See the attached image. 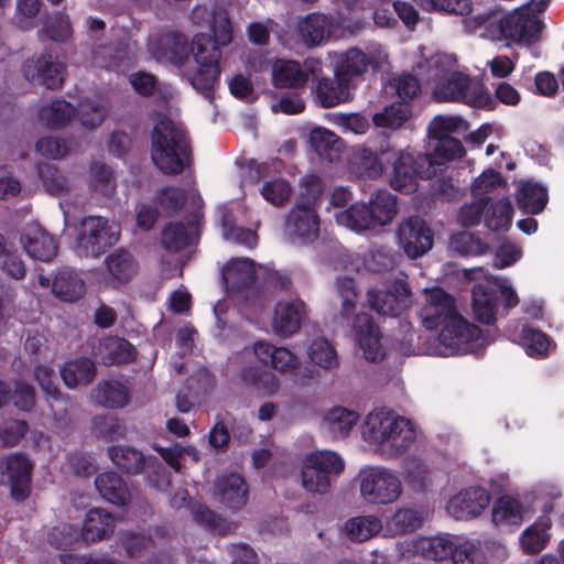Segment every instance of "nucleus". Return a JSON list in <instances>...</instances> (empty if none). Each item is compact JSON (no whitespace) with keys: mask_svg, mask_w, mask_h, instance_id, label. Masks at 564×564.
<instances>
[{"mask_svg":"<svg viewBox=\"0 0 564 564\" xmlns=\"http://www.w3.org/2000/svg\"><path fill=\"white\" fill-rule=\"evenodd\" d=\"M423 326L429 330L440 329L438 341L453 354L464 355L479 339L480 328L469 323L456 307L455 297L441 288L433 289L426 304L421 308Z\"/></svg>","mask_w":564,"mask_h":564,"instance_id":"1","label":"nucleus"},{"mask_svg":"<svg viewBox=\"0 0 564 564\" xmlns=\"http://www.w3.org/2000/svg\"><path fill=\"white\" fill-rule=\"evenodd\" d=\"M466 154L464 143H436L433 153H419L415 156L408 151L395 152L389 149L386 167H392L390 186L403 194L416 191L417 178L431 180L447 167L449 161Z\"/></svg>","mask_w":564,"mask_h":564,"instance_id":"2","label":"nucleus"},{"mask_svg":"<svg viewBox=\"0 0 564 564\" xmlns=\"http://www.w3.org/2000/svg\"><path fill=\"white\" fill-rule=\"evenodd\" d=\"M210 30L213 34L198 33L193 40L191 51L197 68L188 75V80L196 91L213 102L221 75V47L232 40L230 19L227 15L215 18Z\"/></svg>","mask_w":564,"mask_h":564,"instance_id":"3","label":"nucleus"},{"mask_svg":"<svg viewBox=\"0 0 564 564\" xmlns=\"http://www.w3.org/2000/svg\"><path fill=\"white\" fill-rule=\"evenodd\" d=\"M543 22L538 15L519 8L499 20L489 21L487 35L494 41L511 40L518 44L530 45L540 39Z\"/></svg>","mask_w":564,"mask_h":564,"instance_id":"4","label":"nucleus"},{"mask_svg":"<svg viewBox=\"0 0 564 564\" xmlns=\"http://www.w3.org/2000/svg\"><path fill=\"white\" fill-rule=\"evenodd\" d=\"M356 481L360 497L369 505H390L399 499L402 492L400 478L389 468L382 466L362 467Z\"/></svg>","mask_w":564,"mask_h":564,"instance_id":"5","label":"nucleus"},{"mask_svg":"<svg viewBox=\"0 0 564 564\" xmlns=\"http://www.w3.org/2000/svg\"><path fill=\"white\" fill-rule=\"evenodd\" d=\"M118 241L109 220L104 217H87L80 225L77 237V253L82 257L98 258Z\"/></svg>","mask_w":564,"mask_h":564,"instance_id":"6","label":"nucleus"},{"mask_svg":"<svg viewBox=\"0 0 564 564\" xmlns=\"http://www.w3.org/2000/svg\"><path fill=\"white\" fill-rule=\"evenodd\" d=\"M400 247L411 259H416L433 247V232L426 221L417 216L404 219L398 227Z\"/></svg>","mask_w":564,"mask_h":564,"instance_id":"7","label":"nucleus"},{"mask_svg":"<svg viewBox=\"0 0 564 564\" xmlns=\"http://www.w3.org/2000/svg\"><path fill=\"white\" fill-rule=\"evenodd\" d=\"M411 289L404 280L397 279L388 289H370L368 303L375 312L383 316H399L406 306Z\"/></svg>","mask_w":564,"mask_h":564,"instance_id":"8","label":"nucleus"},{"mask_svg":"<svg viewBox=\"0 0 564 564\" xmlns=\"http://www.w3.org/2000/svg\"><path fill=\"white\" fill-rule=\"evenodd\" d=\"M489 492L479 486L460 490L446 505L449 516L456 520H468L478 517L489 505Z\"/></svg>","mask_w":564,"mask_h":564,"instance_id":"9","label":"nucleus"},{"mask_svg":"<svg viewBox=\"0 0 564 564\" xmlns=\"http://www.w3.org/2000/svg\"><path fill=\"white\" fill-rule=\"evenodd\" d=\"M32 473L33 463L24 453H15L7 458L6 474L14 501L23 502L30 497Z\"/></svg>","mask_w":564,"mask_h":564,"instance_id":"10","label":"nucleus"},{"mask_svg":"<svg viewBox=\"0 0 564 564\" xmlns=\"http://www.w3.org/2000/svg\"><path fill=\"white\" fill-rule=\"evenodd\" d=\"M352 330L364 356L371 362L382 360L381 332L371 315L358 313L352 319Z\"/></svg>","mask_w":564,"mask_h":564,"instance_id":"11","label":"nucleus"},{"mask_svg":"<svg viewBox=\"0 0 564 564\" xmlns=\"http://www.w3.org/2000/svg\"><path fill=\"white\" fill-rule=\"evenodd\" d=\"M477 547L470 541L456 545L448 535L427 540L426 555L434 561L452 558L453 564H475Z\"/></svg>","mask_w":564,"mask_h":564,"instance_id":"12","label":"nucleus"},{"mask_svg":"<svg viewBox=\"0 0 564 564\" xmlns=\"http://www.w3.org/2000/svg\"><path fill=\"white\" fill-rule=\"evenodd\" d=\"M189 143H152V161L166 175L181 174L189 163Z\"/></svg>","mask_w":564,"mask_h":564,"instance_id":"13","label":"nucleus"},{"mask_svg":"<svg viewBox=\"0 0 564 564\" xmlns=\"http://www.w3.org/2000/svg\"><path fill=\"white\" fill-rule=\"evenodd\" d=\"M315 104L321 108H333L354 98V88L347 79L337 76H321L313 90Z\"/></svg>","mask_w":564,"mask_h":564,"instance_id":"14","label":"nucleus"},{"mask_svg":"<svg viewBox=\"0 0 564 564\" xmlns=\"http://www.w3.org/2000/svg\"><path fill=\"white\" fill-rule=\"evenodd\" d=\"M285 231L293 240L311 242L318 237L319 217L313 208L293 207L285 220Z\"/></svg>","mask_w":564,"mask_h":564,"instance_id":"15","label":"nucleus"},{"mask_svg":"<svg viewBox=\"0 0 564 564\" xmlns=\"http://www.w3.org/2000/svg\"><path fill=\"white\" fill-rule=\"evenodd\" d=\"M215 495L224 506L237 511L248 502L249 486L239 474L228 473L217 478Z\"/></svg>","mask_w":564,"mask_h":564,"instance_id":"16","label":"nucleus"},{"mask_svg":"<svg viewBox=\"0 0 564 564\" xmlns=\"http://www.w3.org/2000/svg\"><path fill=\"white\" fill-rule=\"evenodd\" d=\"M306 315V305L303 301L279 302L274 308L272 322L276 335L288 337L295 334Z\"/></svg>","mask_w":564,"mask_h":564,"instance_id":"17","label":"nucleus"},{"mask_svg":"<svg viewBox=\"0 0 564 564\" xmlns=\"http://www.w3.org/2000/svg\"><path fill=\"white\" fill-rule=\"evenodd\" d=\"M253 352L259 362L280 372L291 371L300 365L297 356L290 349L276 347L265 340L256 341L253 344Z\"/></svg>","mask_w":564,"mask_h":564,"instance_id":"18","label":"nucleus"},{"mask_svg":"<svg viewBox=\"0 0 564 564\" xmlns=\"http://www.w3.org/2000/svg\"><path fill=\"white\" fill-rule=\"evenodd\" d=\"M372 58L358 47H351L341 53L335 63L334 70L338 77L348 80V84L355 89L357 82L367 73Z\"/></svg>","mask_w":564,"mask_h":564,"instance_id":"19","label":"nucleus"},{"mask_svg":"<svg viewBox=\"0 0 564 564\" xmlns=\"http://www.w3.org/2000/svg\"><path fill=\"white\" fill-rule=\"evenodd\" d=\"M26 253L34 260L52 261L58 250L55 238L41 227L29 229L20 239Z\"/></svg>","mask_w":564,"mask_h":564,"instance_id":"20","label":"nucleus"},{"mask_svg":"<svg viewBox=\"0 0 564 564\" xmlns=\"http://www.w3.org/2000/svg\"><path fill=\"white\" fill-rule=\"evenodd\" d=\"M388 154L389 149L381 150L380 154H378L367 148H360L348 158V167L351 173L361 177L378 178L387 171L386 161Z\"/></svg>","mask_w":564,"mask_h":564,"instance_id":"21","label":"nucleus"},{"mask_svg":"<svg viewBox=\"0 0 564 564\" xmlns=\"http://www.w3.org/2000/svg\"><path fill=\"white\" fill-rule=\"evenodd\" d=\"M225 283L232 292H243L257 282L256 263L248 258L234 259L227 263L223 273Z\"/></svg>","mask_w":564,"mask_h":564,"instance_id":"22","label":"nucleus"},{"mask_svg":"<svg viewBox=\"0 0 564 564\" xmlns=\"http://www.w3.org/2000/svg\"><path fill=\"white\" fill-rule=\"evenodd\" d=\"M516 202L523 214H541L549 202L547 188L532 180H521L518 185Z\"/></svg>","mask_w":564,"mask_h":564,"instance_id":"23","label":"nucleus"},{"mask_svg":"<svg viewBox=\"0 0 564 564\" xmlns=\"http://www.w3.org/2000/svg\"><path fill=\"white\" fill-rule=\"evenodd\" d=\"M95 486L99 495L108 502L123 507L131 500V492L127 482L116 471H105L95 478Z\"/></svg>","mask_w":564,"mask_h":564,"instance_id":"24","label":"nucleus"},{"mask_svg":"<svg viewBox=\"0 0 564 564\" xmlns=\"http://www.w3.org/2000/svg\"><path fill=\"white\" fill-rule=\"evenodd\" d=\"M116 527L115 517L104 509H91L87 512L82 538L87 543H94L112 535Z\"/></svg>","mask_w":564,"mask_h":564,"instance_id":"25","label":"nucleus"},{"mask_svg":"<svg viewBox=\"0 0 564 564\" xmlns=\"http://www.w3.org/2000/svg\"><path fill=\"white\" fill-rule=\"evenodd\" d=\"M469 130V123L458 116L437 115L427 124L429 141H459Z\"/></svg>","mask_w":564,"mask_h":564,"instance_id":"26","label":"nucleus"},{"mask_svg":"<svg viewBox=\"0 0 564 564\" xmlns=\"http://www.w3.org/2000/svg\"><path fill=\"white\" fill-rule=\"evenodd\" d=\"M108 455L118 469L127 475H139L147 465L158 463L156 458L150 457L147 459L142 452L131 446H110Z\"/></svg>","mask_w":564,"mask_h":564,"instance_id":"27","label":"nucleus"},{"mask_svg":"<svg viewBox=\"0 0 564 564\" xmlns=\"http://www.w3.org/2000/svg\"><path fill=\"white\" fill-rule=\"evenodd\" d=\"M471 295L476 319L485 325L495 324L499 302V295L498 292H495V286L477 284L473 288Z\"/></svg>","mask_w":564,"mask_h":564,"instance_id":"28","label":"nucleus"},{"mask_svg":"<svg viewBox=\"0 0 564 564\" xmlns=\"http://www.w3.org/2000/svg\"><path fill=\"white\" fill-rule=\"evenodd\" d=\"M52 292L57 299L73 303L85 295L86 284L77 272L64 269L55 274L52 281Z\"/></svg>","mask_w":564,"mask_h":564,"instance_id":"29","label":"nucleus"},{"mask_svg":"<svg viewBox=\"0 0 564 564\" xmlns=\"http://www.w3.org/2000/svg\"><path fill=\"white\" fill-rule=\"evenodd\" d=\"M95 402L109 409H121L130 401L129 389L118 380L99 382L91 391Z\"/></svg>","mask_w":564,"mask_h":564,"instance_id":"30","label":"nucleus"},{"mask_svg":"<svg viewBox=\"0 0 564 564\" xmlns=\"http://www.w3.org/2000/svg\"><path fill=\"white\" fill-rule=\"evenodd\" d=\"M96 373V365L88 357H78L69 360L61 368V377L68 388L91 383Z\"/></svg>","mask_w":564,"mask_h":564,"instance_id":"31","label":"nucleus"},{"mask_svg":"<svg viewBox=\"0 0 564 564\" xmlns=\"http://www.w3.org/2000/svg\"><path fill=\"white\" fill-rule=\"evenodd\" d=\"M470 85V77L460 72L451 73L445 79L438 82L433 89V97L441 102H462Z\"/></svg>","mask_w":564,"mask_h":564,"instance_id":"32","label":"nucleus"},{"mask_svg":"<svg viewBox=\"0 0 564 564\" xmlns=\"http://www.w3.org/2000/svg\"><path fill=\"white\" fill-rule=\"evenodd\" d=\"M330 31V20L327 15L314 12L310 13L299 23V35L307 46L319 45Z\"/></svg>","mask_w":564,"mask_h":564,"instance_id":"33","label":"nucleus"},{"mask_svg":"<svg viewBox=\"0 0 564 564\" xmlns=\"http://www.w3.org/2000/svg\"><path fill=\"white\" fill-rule=\"evenodd\" d=\"M394 414L386 409H378L370 412L361 427L362 437L381 446L387 443L388 423L392 422Z\"/></svg>","mask_w":564,"mask_h":564,"instance_id":"34","label":"nucleus"},{"mask_svg":"<svg viewBox=\"0 0 564 564\" xmlns=\"http://www.w3.org/2000/svg\"><path fill=\"white\" fill-rule=\"evenodd\" d=\"M388 427L386 445L398 454L404 453L415 441L414 426L402 416L394 415L392 422L388 423Z\"/></svg>","mask_w":564,"mask_h":564,"instance_id":"35","label":"nucleus"},{"mask_svg":"<svg viewBox=\"0 0 564 564\" xmlns=\"http://www.w3.org/2000/svg\"><path fill=\"white\" fill-rule=\"evenodd\" d=\"M307 79L299 62L279 59L273 64V84L278 88L302 87Z\"/></svg>","mask_w":564,"mask_h":564,"instance_id":"36","label":"nucleus"},{"mask_svg":"<svg viewBox=\"0 0 564 564\" xmlns=\"http://www.w3.org/2000/svg\"><path fill=\"white\" fill-rule=\"evenodd\" d=\"M63 63L53 58L51 54H42L35 62V77L39 83L48 89H61L64 83Z\"/></svg>","mask_w":564,"mask_h":564,"instance_id":"37","label":"nucleus"},{"mask_svg":"<svg viewBox=\"0 0 564 564\" xmlns=\"http://www.w3.org/2000/svg\"><path fill=\"white\" fill-rule=\"evenodd\" d=\"M336 221L357 231L376 228L373 215L366 203H355L346 210L339 212L336 214Z\"/></svg>","mask_w":564,"mask_h":564,"instance_id":"38","label":"nucleus"},{"mask_svg":"<svg viewBox=\"0 0 564 564\" xmlns=\"http://www.w3.org/2000/svg\"><path fill=\"white\" fill-rule=\"evenodd\" d=\"M152 120L154 126L151 141H186L187 131L183 123L161 112L155 113Z\"/></svg>","mask_w":564,"mask_h":564,"instance_id":"39","label":"nucleus"},{"mask_svg":"<svg viewBox=\"0 0 564 564\" xmlns=\"http://www.w3.org/2000/svg\"><path fill=\"white\" fill-rule=\"evenodd\" d=\"M382 529L381 520L376 516H359L345 523L347 536L355 542H365Z\"/></svg>","mask_w":564,"mask_h":564,"instance_id":"40","label":"nucleus"},{"mask_svg":"<svg viewBox=\"0 0 564 564\" xmlns=\"http://www.w3.org/2000/svg\"><path fill=\"white\" fill-rule=\"evenodd\" d=\"M106 267L110 275L120 283H127L137 272L133 256L127 250H116L106 258Z\"/></svg>","mask_w":564,"mask_h":564,"instance_id":"41","label":"nucleus"},{"mask_svg":"<svg viewBox=\"0 0 564 564\" xmlns=\"http://www.w3.org/2000/svg\"><path fill=\"white\" fill-rule=\"evenodd\" d=\"M377 226L389 224L397 215V198L387 191H378L368 204Z\"/></svg>","mask_w":564,"mask_h":564,"instance_id":"42","label":"nucleus"},{"mask_svg":"<svg viewBox=\"0 0 564 564\" xmlns=\"http://www.w3.org/2000/svg\"><path fill=\"white\" fill-rule=\"evenodd\" d=\"M492 519L497 524L520 525L523 520L520 501L510 496H501L494 505Z\"/></svg>","mask_w":564,"mask_h":564,"instance_id":"43","label":"nucleus"},{"mask_svg":"<svg viewBox=\"0 0 564 564\" xmlns=\"http://www.w3.org/2000/svg\"><path fill=\"white\" fill-rule=\"evenodd\" d=\"M192 516L198 525L221 536L227 535L231 530L230 523L206 505H194L192 507Z\"/></svg>","mask_w":564,"mask_h":564,"instance_id":"44","label":"nucleus"},{"mask_svg":"<svg viewBox=\"0 0 564 564\" xmlns=\"http://www.w3.org/2000/svg\"><path fill=\"white\" fill-rule=\"evenodd\" d=\"M405 480L417 492H426L433 485L432 474L427 464L416 457L406 460Z\"/></svg>","mask_w":564,"mask_h":564,"instance_id":"45","label":"nucleus"},{"mask_svg":"<svg viewBox=\"0 0 564 564\" xmlns=\"http://www.w3.org/2000/svg\"><path fill=\"white\" fill-rule=\"evenodd\" d=\"M323 188V181L319 176L315 174L304 176L300 183V193L297 195L295 207H307L317 210Z\"/></svg>","mask_w":564,"mask_h":564,"instance_id":"46","label":"nucleus"},{"mask_svg":"<svg viewBox=\"0 0 564 564\" xmlns=\"http://www.w3.org/2000/svg\"><path fill=\"white\" fill-rule=\"evenodd\" d=\"M411 115V108L404 105L392 104L386 107L383 111L375 113L372 121L377 128L397 130L409 120Z\"/></svg>","mask_w":564,"mask_h":564,"instance_id":"47","label":"nucleus"},{"mask_svg":"<svg viewBox=\"0 0 564 564\" xmlns=\"http://www.w3.org/2000/svg\"><path fill=\"white\" fill-rule=\"evenodd\" d=\"M37 173L45 191L51 195L61 196L68 193V181L54 164L39 163Z\"/></svg>","mask_w":564,"mask_h":564,"instance_id":"48","label":"nucleus"},{"mask_svg":"<svg viewBox=\"0 0 564 564\" xmlns=\"http://www.w3.org/2000/svg\"><path fill=\"white\" fill-rule=\"evenodd\" d=\"M74 115L75 108L73 105L63 99L43 106L40 110V117L51 128H62L66 126Z\"/></svg>","mask_w":564,"mask_h":564,"instance_id":"49","label":"nucleus"},{"mask_svg":"<svg viewBox=\"0 0 564 564\" xmlns=\"http://www.w3.org/2000/svg\"><path fill=\"white\" fill-rule=\"evenodd\" d=\"M449 247L460 256H481L489 250L486 242L468 231L454 234L449 239Z\"/></svg>","mask_w":564,"mask_h":564,"instance_id":"50","label":"nucleus"},{"mask_svg":"<svg viewBox=\"0 0 564 564\" xmlns=\"http://www.w3.org/2000/svg\"><path fill=\"white\" fill-rule=\"evenodd\" d=\"M390 86L394 89L399 99L398 105H404L411 108V102L421 94L419 79L412 74H401L390 80Z\"/></svg>","mask_w":564,"mask_h":564,"instance_id":"51","label":"nucleus"},{"mask_svg":"<svg viewBox=\"0 0 564 564\" xmlns=\"http://www.w3.org/2000/svg\"><path fill=\"white\" fill-rule=\"evenodd\" d=\"M358 420V412L344 406H336L325 415V421L328 423L330 431L340 436H346L357 424Z\"/></svg>","mask_w":564,"mask_h":564,"instance_id":"52","label":"nucleus"},{"mask_svg":"<svg viewBox=\"0 0 564 564\" xmlns=\"http://www.w3.org/2000/svg\"><path fill=\"white\" fill-rule=\"evenodd\" d=\"M90 185L91 187L110 197L116 192V182L112 169L106 163L93 162L90 165Z\"/></svg>","mask_w":564,"mask_h":564,"instance_id":"53","label":"nucleus"},{"mask_svg":"<svg viewBox=\"0 0 564 564\" xmlns=\"http://www.w3.org/2000/svg\"><path fill=\"white\" fill-rule=\"evenodd\" d=\"M192 243L187 227L178 223L167 224L162 231V245L169 251H180Z\"/></svg>","mask_w":564,"mask_h":564,"instance_id":"54","label":"nucleus"},{"mask_svg":"<svg viewBox=\"0 0 564 564\" xmlns=\"http://www.w3.org/2000/svg\"><path fill=\"white\" fill-rule=\"evenodd\" d=\"M512 206L508 199H499L491 204L485 216V225L492 231L508 229L511 225Z\"/></svg>","mask_w":564,"mask_h":564,"instance_id":"55","label":"nucleus"},{"mask_svg":"<svg viewBox=\"0 0 564 564\" xmlns=\"http://www.w3.org/2000/svg\"><path fill=\"white\" fill-rule=\"evenodd\" d=\"M521 340L529 356L544 357L547 355L551 338L542 330L524 326L521 332Z\"/></svg>","mask_w":564,"mask_h":564,"instance_id":"56","label":"nucleus"},{"mask_svg":"<svg viewBox=\"0 0 564 564\" xmlns=\"http://www.w3.org/2000/svg\"><path fill=\"white\" fill-rule=\"evenodd\" d=\"M185 202V192L178 187L164 186L158 189L154 195V203L169 215L181 212Z\"/></svg>","mask_w":564,"mask_h":564,"instance_id":"57","label":"nucleus"},{"mask_svg":"<svg viewBox=\"0 0 564 564\" xmlns=\"http://www.w3.org/2000/svg\"><path fill=\"white\" fill-rule=\"evenodd\" d=\"M398 254L390 248L379 247L372 249L365 258V267L373 273H383L397 265Z\"/></svg>","mask_w":564,"mask_h":564,"instance_id":"58","label":"nucleus"},{"mask_svg":"<svg viewBox=\"0 0 564 564\" xmlns=\"http://www.w3.org/2000/svg\"><path fill=\"white\" fill-rule=\"evenodd\" d=\"M306 463L327 476L338 475L345 468L344 459L335 452L322 451L307 455Z\"/></svg>","mask_w":564,"mask_h":564,"instance_id":"59","label":"nucleus"},{"mask_svg":"<svg viewBox=\"0 0 564 564\" xmlns=\"http://www.w3.org/2000/svg\"><path fill=\"white\" fill-rule=\"evenodd\" d=\"M260 193L268 203L279 207L290 199L292 186L286 180L278 177L265 181Z\"/></svg>","mask_w":564,"mask_h":564,"instance_id":"60","label":"nucleus"},{"mask_svg":"<svg viewBox=\"0 0 564 564\" xmlns=\"http://www.w3.org/2000/svg\"><path fill=\"white\" fill-rule=\"evenodd\" d=\"M308 357L312 362L324 369H332L338 365L336 350L325 338H317L312 341Z\"/></svg>","mask_w":564,"mask_h":564,"instance_id":"61","label":"nucleus"},{"mask_svg":"<svg viewBox=\"0 0 564 564\" xmlns=\"http://www.w3.org/2000/svg\"><path fill=\"white\" fill-rule=\"evenodd\" d=\"M422 513L413 508L399 509L392 517L391 524L397 534L412 533L423 524Z\"/></svg>","mask_w":564,"mask_h":564,"instance_id":"62","label":"nucleus"},{"mask_svg":"<svg viewBox=\"0 0 564 564\" xmlns=\"http://www.w3.org/2000/svg\"><path fill=\"white\" fill-rule=\"evenodd\" d=\"M336 289L341 299L340 315L348 318L355 314L357 303L356 281L350 276H340L336 280Z\"/></svg>","mask_w":564,"mask_h":564,"instance_id":"63","label":"nucleus"},{"mask_svg":"<svg viewBox=\"0 0 564 564\" xmlns=\"http://www.w3.org/2000/svg\"><path fill=\"white\" fill-rule=\"evenodd\" d=\"M29 424L25 420L9 417L0 423V440L6 447L18 445L26 435Z\"/></svg>","mask_w":564,"mask_h":564,"instance_id":"64","label":"nucleus"}]
</instances>
